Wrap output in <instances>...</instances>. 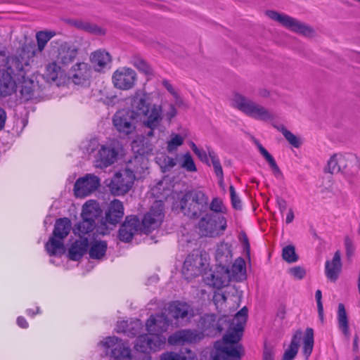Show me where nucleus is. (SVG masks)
I'll return each instance as SVG.
<instances>
[{
	"instance_id": "obj_1",
	"label": "nucleus",
	"mask_w": 360,
	"mask_h": 360,
	"mask_svg": "<svg viewBox=\"0 0 360 360\" xmlns=\"http://www.w3.org/2000/svg\"><path fill=\"white\" fill-rule=\"evenodd\" d=\"M248 319V308L243 307L233 317L205 314L200 317L198 326L204 337H214L226 330L222 341H217L210 354L212 360H241L243 348L238 342L243 336Z\"/></svg>"
},
{
	"instance_id": "obj_2",
	"label": "nucleus",
	"mask_w": 360,
	"mask_h": 360,
	"mask_svg": "<svg viewBox=\"0 0 360 360\" xmlns=\"http://www.w3.org/2000/svg\"><path fill=\"white\" fill-rule=\"evenodd\" d=\"M37 53L34 44H25L18 56L6 58L0 65V97H6L17 90V84L25 79Z\"/></svg>"
},
{
	"instance_id": "obj_3",
	"label": "nucleus",
	"mask_w": 360,
	"mask_h": 360,
	"mask_svg": "<svg viewBox=\"0 0 360 360\" xmlns=\"http://www.w3.org/2000/svg\"><path fill=\"white\" fill-rule=\"evenodd\" d=\"M127 100L129 101V111H134L136 117H143L141 124L145 136L153 137L155 131L160 129L164 118L162 105L152 104L148 94L142 89L135 91Z\"/></svg>"
},
{
	"instance_id": "obj_4",
	"label": "nucleus",
	"mask_w": 360,
	"mask_h": 360,
	"mask_svg": "<svg viewBox=\"0 0 360 360\" xmlns=\"http://www.w3.org/2000/svg\"><path fill=\"white\" fill-rule=\"evenodd\" d=\"M209 205V197L199 189H192L185 192L178 202L174 204L179 207L184 216L190 219H198L205 213Z\"/></svg>"
},
{
	"instance_id": "obj_5",
	"label": "nucleus",
	"mask_w": 360,
	"mask_h": 360,
	"mask_svg": "<svg viewBox=\"0 0 360 360\" xmlns=\"http://www.w3.org/2000/svg\"><path fill=\"white\" fill-rule=\"evenodd\" d=\"M72 229L71 221L67 218H59L56 221L52 236L45 244L50 256H61L65 252L63 240Z\"/></svg>"
},
{
	"instance_id": "obj_6",
	"label": "nucleus",
	"mask_w": 360,
	"mask_h": 360,
	"mask_svg": "<svg viewBox=\"0 0 360 360\" xmlns=\"http://www.w3.org/2000/svg\"><path fill=\"white\" fill-rule=\"evenodd\" d=\"M232 105L248 116L256 120L267 121L274 118L273 115L266 108L238 93L233 94Z\"/></svg>"
},
{
	"instance_id": "obj_7",
	"label": "nucleus",
	"mask_w": 360,
	"mask_h": 360,
	"mask_svg": "<svg viewBox=\"0 0 360 360\" xmlns=\"http://www.w3.org/2000/svg\"><path fill=\"white\" fill-rule=\"evenodd\" d=\"M232 105L248 116L256 120L267 121L274 118L273 115L266 108L238 93L233 94Z\"/></svg>"
},
{
	"instance_id": "obj_8",
	"label": "nucleus",
	"mask_w": 360,
	"mask_h": 360,
	"mask_svg": "<svg viewBox=\"0 0 360 360\" xmlns=\"http://www.w3.org/2000/svg\"><path fill=\"white\" fill-rule=\"evenodd\" d=\"M226 222L221 214L207 213L198 221V229L202 236L216 237L223 234L227 226Z\"/></svg>"
},
{
	"instance_id": "obj_9",
	"label": "nucleus",
	"mask_w": 360,
	"mask_h": 360,
	"mask_svg": "<svg viewBox=\"0 0 360 360\" xmlns=\"http://www.w3.org/2000/svg\"><path fill=\"white\" fill-rule=\"evenodd\" d=\"M164 217V203L160 200L155 201L142 219L141 231L145 233H150L161 225Z\"/></svg>"
},
{
	"instance_id": "obj_10",
	"label": "nucleus",
	"mask_w": 360,
	"mask_h": 360,
	"mask_svg": "<svg viewBox=\"0 0 360 360\" xmlns=\"http://www.w3.org/2000/svg\"><path fill=\"white\" fill-rule=\"evenodd\" d=\"M102 346L115 360H131V349L122 340L112 336L108 337L101 342Z\"/></svg>"
},
{
	"instance_id": "obj_11",
	"label": "nucleus",
	"mask_w": 360,
	"mask_h": 360,
	"mask_svg": "<svg viewBox=\"0 0 360 360\" xmlns=\"http://www.w3.org/2000/svg\"><path fill=\"white\" fill-rule=\"evenodd\" d=\"M266 15L271 20L279 22L285 27L295 32L306 36L310 35L313 32V30L310 27L288 15L280 13L275 11H267Z\"/></svg>"
},
{
	"instance_id": "obj_12",
	"label": "nucleus",
	"mask_w": 360,
	"mask_h": 360,
	"mask_svg": "<svg viewBox=\"0 0 360 360\" xmlns=\"http://www.w3.org/2000/svg\"><path fill=\"white\" fill-rule=\"evenodd\" d=\"M137 117L134 111L122 109L117 111L112 117L115 128L121 134L129 135L133 133L136 128Z\"/></svg>"
},
{
	"instance_id": "obj_13",
	"label": "nucleus",
	"mask_w": 360,
	"mask_h": 360,
	"mask_svg": "<svg viewBox=\"0 0 360 360\" xmlns=\"http://www.w3.org/2000/svg\"><path fill=\"white\" fill-rule=\"evenodd\" d=\"M165 345V338L164 336L149 333L139 335L136 340L134 347L138 352L146 354L150 351L160 350Z\"/></svg>"
},
{
	"instance_id": "obj_14",
	"label": "nucleus",
	"mask_w": 360,
	"mask_h": 360,
	"mask_svg": "<svg viewBox=\"0 0 360 360\" xmlns=\"http://www.w3.org/2000/svg\"><path fill=\"white\" fill-rule=\"evenodd\" d=\"M134 181V176L131 173H128L125 169L115 174L108 184L112 194L122 195L127 193Z\"/></svg>"
},
{
	"instance_id": "obj_15",
	"label": "nucleus",
	"mask_w": 360,
	"mask_h": 360,
	"mask_svg": "<svg viewBox=\"0 0 360 360\" xmlns=\"http://www.w3.org/2000/svg\"><path fill=\"white\" fill-rule=\"evenodd\" d=\"M100 186V179L92 174L79 178L74 185L75 196L84 198L95 191Z\"/></svg>"
},
{
	"instance_id": "obj_16",
	"label": "nucleus",
	"mask_w": 360,
	"mask_h": 360,
	"mask_svg": "<svg viewBox=\"0 0 360 360\" xmlns=\"http://www.w3.org/2000/svg\"><path fill=\"white\" fill-rule=\"evenodd\" d=\"M169 315L176 321V323L184 325L194 316L192 307L186 302L175 301L169 304Z\"/></svg>"
},
{
	"instance_id": "obj_17",
	"label": "nucleus",
	"mask_w": 360,
	"mask_h": 360,
	"mask_svg": "<svg viewBox=\"0 0 360 360\" xmlns=\"http://www.w3.org/2000/svg\"><path fill=\"white\" fill-rule=\"evenodd\" d=\"M112 79L116 88L122 90H129L135 84L136 74L134 70L123 67L113 73Z\"/></svg>"
},
{
	"instance_id": "obj_18",
	"label": "nucleus",
	"mask_w": 360,
	"mask_h": 360,
	"mask_svg": "<svg viewBox=\"0 0 360 360\" xmlns=\"http://www.w3.org/2000/svg\"><path fill=\"white\" fill-rule=\"evenodd\" d=\"M205 263L202 255L191 253L186 258L182 269L186 279H191L200 275L204 270Z\"/></svg>"
},
{
	"instance_id": "obj_19",
	"label": "nucleus",
	"mask_w": 360,
	"mask_h": 360,
	"mask_svg": "<svg viewBox=\"0 0 360 360\" xmlns=\"http://www.w3.org/2000/svg\"><path fill=\"white\" fill-rule=\"evenodd\" d=\"M204 338V333L198 330H181L170 335L168 342L173 345L195 343Z\"/></svg>"
},
{
	"instance_id": "obj_20",
	"label": "nucleus",
	"mask_w": 360,
	"mask_h": 360,
	"mask_svg": "<svg viewBox=\"0 0 360 360\" xmlns=\"http://www.w3.org/2000/svg\"><path fill=\"white\" fill-rule=\"evenodd\" d=\"M231 281L230 268L217 265L212 273L206 278L207 284L217 289L227 286Z\"/></svg>"
},
{
	"instance_id": "obj_21",
	"label": "nucleus",
	"mask_w": 360,
	"mask_h": 360,
	"mask_svg": "<svg viewBox=\"0 0 360 360\" xmlns=\"http://www.w3.org/2000/svg\"><path fill=\"white\" fill-rule=\"evenodd\" d=\"M90 62L96 72H105L110 69L112 56L105 50L98 49L91 53Z\"/></svg>"
},
{
	"instance_id": "obj_22",
	"label": "nucleus",
	"mask_w": 360,
	"mask_h": 360,
	"mask_svg": "<svg viewBox=\"0 0 360 360\" xmlns=\"http://www.w3.org/2000/svg\"><path fill=\"white\" fill-rule=\"evenodd\" d=\"M170 324L171 321L168 317L161 313L151 315L148 319L146 326L148 333L161 335L168 329Z\"/></svg>"
},
{
	"instance_id": "obj_23",
	"label": "nucleus",
	"mask_w": 360,
	"mask_h": 360,
	"mask_svg": "<svg viewBox=\"0 0 360 360\" xmlns=\"http://www.w3.org/2000/svg\"><path fill=\"white\" fill-rule=\"evenodd\" d=\"M117 155V152L112 146H101L95 157L96 167L105 168L113 164Z\"/></svg>"
},
{
	"instance_id": "obj_24",
	"label": "nucleus",
	"mask_w": 360,
	"mask_h": 360,
	"mask_svg": "<svg viewBox=\"0 0 360 360\" xmlns=\"http://www.w3.org/2000/svg\"><path fill=\"white\" fill-rule=\"evenodd\" d=\"M69 75L73 83L82 84L91 77V68L86 63H77L71 68Z\"/></svg>"
},
{
	"instance_id": "obj_25",
	"label": "nucleus",
	"mask_w": 360,
	"mask_h": 360,
	"mask_svg": "<svg viewBox=\"0 0 360 360\" xmlns=\"http://www.w3.org/2000/svg\"><path fill=\"white\" fill-rule=\"evenodd\" d=\"M78 53V49L67 42H61L58 46V54L56 56L58 63L64 66L72 63Z\"/></svg>"
},
{
	"instance_id": "obj_26",
	"label": "nucleus",
	"mask_w": 360,
	"mask_h": 360,
	"mask_svg": "<svg viewBox=\"0 0 360 360\" xmlns=\"http://www.w3.org/2000/svg\"><path fill=\"white\" fill-rule=\"evenodd\" d=\"M124 216L123 203L117 199L112 200L105 211V220L108 223L116 225L119 224Z\"/></svg>"
},
{
	"instance_id": "obj_27",
	"label": "nucleus",
	"mask_w": 360,
	"mask_h": 360,
	"mask_svg": "<svg viewBox=\"0 0 360 360\" xmlns=\"http://www.w3.org/2000/svg\"><path fill=\"white\" fill-rule=\"evenodd\" d=\"M342 270L341 255L339 250L336 251L332 260H327L325 265V274L327 278L335 282Z\"/></svg>"
},
{
	"instance_id": "obj_28",
	"label": "nucleus",
	"mask_w": 360,
	"mask_h": 360,
	"mask_svg": "<svg viewBox=\"0 0 360 360\" xmlns=\"http://www.w3.org/2000/svg\"><path fill=\"white\" fill-rule=\"evenodd\" d=\"M217 266L230 268L232 263V246L231 244L222 242L218 245L215 253Z\"/></svg>"
},
{
	"instance_id": "obj_29",
	"label": "nucleus",
	"mask_w": 360,
	"mask_h": 360,
	"mask_svg": "<svg viewBox=\"0 0 360 360\" xmlns=\"http://www.w3.org/2000/svg\"><path fill=\"white\" fill-rule=\"evenodd\" d=\"M89 248L88 238L76 240L72 243L68 250V257L71 260H79L87 252Z\"/></svg>"
},
{
	"instance_id": "obj_30",
	"label": "nucleus",
	"mask_w": 360,
	"mask_h": 360,
	"mask_svg": "<svg viewBox=\"0 0 360 360\" xmlns=\"http://www.w3.org/2000/svg\"><path fill=\"white\" fill-rule=\"evenodd\" d=\"M67 23L79 30H82L88 33L97 35H103L105 34L104 30L101 27L88 21L76 19H68L67 20Z\"/></svg>"
},
{
	"instance_id": "obj_31",
	"label": "nucleus",
	"mask_w": 360,
	"mask_h": 360,
	"mask_svg": "<svg viewBox=\"0 0 360 360\" xmlns=\"http://www.w3.org/2000/svg\"><path fill=\"white\" fill-rule=\"evenodd\" d=\"M346 157L341 154H334L328 160L324 172L331 174L341 172L347 167Z\"/></svg>"
},
{
	"instance_id": "obj_32",
	"label": "nucleus",
	"mask_w": 360,
	"mask_h": 360,
	"mask_svg": "<svg viewBox=\"0 0 360 360\" xmlns=\"http://www.w3.org/2000/svg\"><path fill=\"white\" fill-rule=\"evenodd\" d=\"M101 209L96 200H89L82 207V218L95 221L100 217Z\"/></svg>"
},
{
	"instance_id": "obj_33",
	"label": "nucleus",
	"mask_w": 360,
	"mask_h": 360,
	"mask_svg": "<svg viewBox=\"0 0 360 360\" xmlns=\"http://www.w3.org/2000/svg\"><path fill=\"white\" fill-rule=\"evenodd\" d=\"M302 335V333L301 330H297L294 333L288 348L283 354L282 360H293L295 359L298 352Z\"/></svg>"
},
{
	"instance_id": "obj_34",
	"label": "nucleus",
	"mask_w": 360,
	"mask_h": 360,
	"mask_svg": "<svg viewBox=\"0 0 360 360\" xmlns=\"http://www.w3.org/2000/svg\"><path fill=\"white\" fill-rule=\"evenodd\" d=\"M337 320L339 329L343 333L345 337L347 339H349L350 336L349 330V320L345 305L342 303H340L338 304Z\"/></svg>"
},
{
	"instance_id": "obj_35",
	"label": "nucleus",
	"mask_w": 360,
	"mask_h": 360,
	"mask_svg": "<svg viewBox=\"0 0 360 360\" xmlns=\"http://www.w3.org/2000/svg\"><path fill=\"white\" fill-rule=\"evenodd\" d=\"M145 158L142 156H134L127 164L125 170L128 173H131L132 176L136 178V174H141L144 172L147 168L146 164L144 163Z\"/></svg>"
},
{
	"instance_id": "obj_36",
	"label": "nucleus",
	"mask_w": 360,
	"mask_h": 360,
	"mask_svg": "<svg viewBox=\"0 0 360 360\" xmlns=\"http://www.w3.org/2000/svg\"><path fill=\"white\" fill-rule=\"evenodd\" d=\"M96 226V222L91 221L89 219L82 218V220L76 224L72 228V231L75 235L78 236L80 238H87L86 236L94 229Z\"/></svg>"
},
{
	"instance_id": "obj_37",
	"label": "nucleus",
	"mask_w": 360,
	"mask_h": 360,
	"mask_svg": "<svg viewBox=\"0 0 360 360\" xmlns=\"http://www.w3.org/2000/svg\"><path fill=\"white\" fill-rule=\"evenodd\" d=\"M231 280L242 281L246 277L245 260L242 257L237 258L230 269Z\"/></svg>"
},
{
	"instance_id": "obj_38",
	"label": "nucleus",
	"mask_w": 360,
	"mask_h": 360,
	"mask_svg": "<svg viewBox=\"0 0 360 360\" xmlns=\"http://www.w3.org/2000/svg\"><path fill=\"white\" fill-rule=\"evenodd\" d=\"M255 143L257 146V148L261 155L265 158V160L269 163V166L271 167L274 172V174L276 176H281L282 172L278 166L277 165L272 155L262 146V145L257 140L255 141Z\"/></svg>"
},
{
	"instance_id": "obj_39",
	"label": "nucleus",
	"mask_w": 360,
	"mask_h": 360,
	"mask_svg": "<svg viewBox=\"0 0 360 360\" xmlns=\"http://www.w3.org/2000/svg\"><path fill=\"white\" fill-rule=\"evenodd\" d=\"M108 248V245L105 241L98 240L92 243L89 248V254L91 259H100L103 258Z\"/></svg>"
},
{
	"instance_id": "obj_40",
	"label": "nucleus",
	"mask_w": 360,
	"mask_h": 360,
	"mask_svg": "<svg viewBox=\"0 0 360 360\" xmlns=\"http://www.w3.org/2000/svg\"><path fill=\"white\" fill-rule=\"evenodd\" d=\"M160 360H198L196 355L190 349L186 353L174 352H165L160 356Z\"/></svg>"
},
{
	"instance_id": "obj_41",
	"label": "nucleus",
	"mask_w": 360,
	"mask_h": 360,
	"mask_svg": "<svg viewBox=\"0 0 360 360\" xmlns=\"http://www.w3.org/2000/svg\"><path fill=\"white\" fill-rule=\"evenodd\" d=\"M314 347V330L307 328L303 339L302 353L306 359L311 355Z\"/></svg>"
},
{
	"instance_id": "obj_42",
	"label": "nucleus",
	"mask_w": 360,
	"mask_h": 360,
	"mask_svg": "<svg viewBox=\"0 0 360 360\" xmlns=\"http://www.w3.org/2000/svg\"><path fill=\"white\" fill-rule=\"evenodd\" d=\"M207 151L210 159L212 161V165L213 166L214 173L219 180V184H221L224 181V173L219 159L214 150L210 147L207 148Z\"/></svg>"
},
{
	"instance_id": "obj_43",
	"label": "nucleus",
	"mask_w": 360,
	"mask_h": 360,
	"mask_svg": "<svg viewBox=\"0 0 360 360\" xmlns=\"http://www.w3.org/2000/svg\"><path fill=\"white\" fill-rule=\"evenodd\" d=\"M60 71V67L57 65L56 62H52L46 65V70L44 73V78L48 82H56Z\"/></svg>"
},
{
	"instance_id": "obj_44",
	"label": "nucleus",
	"mask_w": 360,
	"mask_h": 360,
	"mask_svg": "<svg viewBox=\"0 0 360 360\" xmlns=\"http://www.w3.org/2000/svg\"><path fill=\"white\" fill-rule=\"evenodd\" d=\"M274 127L276 128L278 131H279L285 139L288 141V143L292 145L295 148H299L301 145L299 138H297L295 134H293L291 131L288 130L285 127L283 124L274 125Z\"/></svg>"
},
{
	"instance_id": "obj_45",
	"label": "nucleus",
	"mask_w": 360,
	"mask_h": 360,
	"mask_svg": "<svg viewBox=\"0 0 360 360\" xmlns=\"http://www.w3.org/2000/svg\"><path fill=\"white\" fill-rule=\"evenodd\" d=\"M55 35L53 32L39 31L36 34L37 50L41 52L49 41Z\"/></svg>"
},
{
	"instance_id": "obj_46",
	"label": "nucleus",
	"mask_w": 360,
	"mask_h": 360,
	"mask_svg": "<svg viewBox=\"0 0 360 360\" xmlns=\"http://www.w3.org/2000/svg\"><path fill=\"white\" fill-rule=\"evenodd\" d=\"M282 257L288 263L296 262L299 259L295 252V248L292 245H287L283 248Z\"/></svg>"
},
{
	"instance_id": "obj_47",
	"label": "nucleus",
	"mask_w": 360,
	"mask_h": 360,
	"mask_svg": "<svg viewBox=\"0 0 360 360\" xmlns=\"http://www.w3.org/2000/svg\"><path fill=\"white\" fill-rule=\"evenodd\" d=\"M131 63L139 71L146 75H151L152 70L150 65L141 58L134 56L131 60Z\"/></svg>"
},
{
	"instance_id": "obj_48",
	"label": "nucleus",
	"mask_w": 360,
	"mask_h": 360,
	"mask_svg": "<svg viewBox=\"0 0 360 360\" xmlns=\"http://www.w3.org/2000/svg\"><path fill=\"white\" fill-rule=\"evenodd\" d=\"M136 231L131 228H129L124 224H122L119 230V238L123 242H129Z\"/></svg>"
},
{
	"instance_id": "obj_49",
	"label": "nucleus",
	"mask_w": 360,
	"mask_h": 360,
	"mask_svg": "<svg viewBox=\"0 0 360 360\" xmlns=\"http://www.w3.org/2000/svg\"><path fill=\"white\" fill-rule=\"evenodd\" d=\"M181 167L186 169L187 172H194L197 171L194 160L190 153L188 152L182 156Z\"/></svg>"
},
{
	"instance_id": "obj_50",
	"label": "nucleus",
	"mask_w": 360,
	"mask_h": 360,
	"mask_svg": "<svg viewBox=\"0 0 360 360\" xmlns=\"http://www.w3.org/2000/svg\"><path fill=\"white\" fill-rule=\"evenodd\" d=\"M184 143V138L176 134H172V139L168 141L167 149L169 153H172L177 149V148L181 146Z\"/></svg>"
},
{
	"instance_id": "obj_51",
	"label": "nucleus",
	"mask_w": 360,
	"mask_h": 360,
	"mask_svg": "<svg viewBox=\"0 0 360 360\" xmlns=\"http://www.w3.org/2000/svg\"><path fill=\"white\" fill-rule=\"evenodd\" d=\"M208 207L212 210L214 214H220L225 210L222 200L219 198H214L211 202L209 204Z\"/></svg>"
},
{
	"instance_id": "obj_52",
	"label": "nucleus",
	"mask_w": 360,
	"mask_h": 360,
	"mask_svg": "<svg viewBox=\"0 0 360 360\" xmlns=\"http://www.w3.org/2000/svg\"><path fill=\"white\" fill-rule=\"evenodd\" d=\"M22 82L26 83L25 79ZM32 84L33 82L30 81L28 85L25 84L22 86L20 93L26 100L31 99L34 96V89Z\"/></svg>"
},
{
	"instance_id": "obj_53",
	"label": "nucleus",
	"mask_w": 360,
	"mask_h": 360,
	"mask_svg": "<svg viewBox=\"0 0 360 360\" xmlns=\"http://www.w3.org/2000/svg\"><path fill=\"white\" fill-rule=\"evenodd\" d=\"M212 301L214 305L216 306V308L219 309L221 307L222 305L226 302V296L225 295L224 292L216 290L214 292Z\"/></svg>"
},
{
	"instance_id": "obj_54",
	"label": "nucleus",
	"mask_w": 360,
	"mask_h": 360,
	"mask_svg": "<svg viewBox=\"0 0 360 360\" xmlns=\"http://www.w3.org/2000/svg\"><path fill=\"white\" fill-rule=\"evenodd\" d=\"M141 329V323L137 320L129 323L127 336L134 337L139 334Z\"/></svg>"
},
{
	"instance_id": "obj_55",
	"label": "nucleus",
	"mask_w": 360,
	"mask_h": 360,
	"mask_svg": "<svg viewBox=\"0 0 360 360\" xmlns=\"http://www.w3.org/2000/svg\"><path fill=\"white\" fill-rule=\"evenodd\" d=\"M229 191L231 195V200L233 208L236 210H240L242 207L241 201L238 196L237 195L233 186H230Z\"/></svg>"
},
{
	"instance_id": "obj_56",
	"label": "nucleus",
	"mask_w": 360,
	"mask_h": 360,
	"mask_svg": "<svg viewBox=\"0 0 360 360\" xmlns=\"http://www.w3.org/2000/svg\"><path fill=\"white\" fill-rule=\"evenodd\" d=\"M345 247L346 250V255L348 259H351L354 255L355 247L352 238L349 236L345 238Z\"/></svg>"
},
{
	"instance_id": "obj_57",
	"label": "nucleus",
	"mask_w": 360,
	"mask_h": 360,
	"mask_svg": "<svg viewBox=\"0 0 360 360\" xmlns=\"http://www.w3.org/2000/svg\"><path fill=\"white\" fill-rule=\"evenodd\" d=\"M289 274L297 279H302L306 275V271L303 267L294 266L289 269Z\"/></svg>"
},
{
	"instance_id": "obj_58",
	"label": "nucleus",
	"mask_w": 360,
	"mask_h": 360,
	"mask_svg": "<svg viewBox=\"0 0 360 360\" xmlns=\"http://www.w3.org/2000/svg\"><path fill=\"white\" fill-rule=\"evenodd\" d=\"M123 224L137 231L139 226V219L136 216H127Z\"/></svg>"
},
{
	"instance_id": "obj_59",
	"label": "nucleus",
	"mask_w": 360,
	"mask_h": 360,
	"mask_svg": "<svg viewBox=\"0 0 360 360\" xmlns=\"http://www.w3.org/2000/svg\"><path fill=\"white\" fill-rule=\"evenodd\" d=\"M274 348L273 346L265 343L263 351L262 360H274Z\"/></svg>"
},
{
	"instance_id": "obj_60",
	"label": "nucleus",
	"mask_w": 360,
	"mask_h": 360,
	"mask_svg": "<svg viewBox=\"0 0 360 360\" xmlns=\"http://www.w3.org/2000/svg\"><path fill=\"white\" fill-rule=\"evenodd\" d=\"M176 165L175 159L166 156L163 159L162 167L165 171H169Z\"/></svg>"
},
{
	"instance_id": "obj_61",
	"label": "nucleus",
	"mask_w": 360,
	"mask_h": 360,
	"mask_svg": "<svg viewBox=\"0 0 360 360\" xmlns=\"http://www.w3.org/2000/svg\"><path fill=\"white\" fill-rule=\"evenodd\" d=\"M198 157V158L202 162H205V163H207L208 165L209 164V155H208V151L207 150H200V149H198V152L196 151L194 153Z\"/></svg>"
},
{
	"instance_id": "obj_62",
	"label": "nucleus",
	"mask_w": 360,
	"mask_h": 360,
	"mask_svg": "<svg viewBox=\"0 0 360 360\" xmlns=\"http://www.w3.org/2000/svg\"><path fill=\"white\" fill-rule=\"evenodd\" d=\"M129 323L127 321H122L117 323L116 331L117 333H123L127 335Z\"/></svg>"
},
{
	"instance_id": "obj_63",
	"label": "nucleus",
	"mask_w": 360,
	"mask_h": 360,
	"mask_svg": "<svg viewBox=\"0 0 360 360\" xmlns=\"http://www.w3.org/2000/svg\"><path fill=\"white\" fill-rule=\"evenodd\" d=\"M276 203L278 205V209H279L281 213L283 214L287 208L286 200H284L283 198L278 196L276 198Z\"/></svg>"
},
{
	"instance_id": "obj_64",
	"label": "nucleus",
	"mask_w": 360,
	"mask_h": 360,
	"mask_svg": "<svg viewBox=\"0 0 360 360\" xmlns=\"http://www.w3.org/2000/svg\"><path fill=\"white\" fill-rule=\"evenodd\" d=\"M177 111L173 105H170L169 110L166 112V119L170 122L176 115Z\"/></svg>"
}]
</instances>
